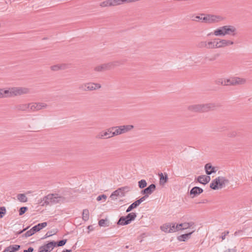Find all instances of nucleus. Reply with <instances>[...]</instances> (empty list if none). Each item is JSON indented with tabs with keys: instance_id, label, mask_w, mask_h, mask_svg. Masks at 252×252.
I'll return each instance as SVG.
<instances>
[{
	"instance_id": "obj_11",
	"label": "nucleus",
	"mask_w": 252,
	"mask_h": 252,
	"mask_svg": "<svg viewBox=\"0 0 252 252\" xmlns=\"http://www.w3.org/2000/svg\"><path fill=\"white\" fill-rule=\"evenodd\" d=\"M124 63L122 60H117L106 63H103V66L105 71L114 68L117 66H119L123 64Z\"/></svg>"
},
{
	"instance_id": "obj_35",
	"label": "nucleus",
	"mask_w": 252,
	"mask_h": 252,
	"mask_svg": "<svg viewBox=\"0 0 252 252\" xmlns=\"http://www.w3.org/2000/svg\"><path fill=\"white\" fill-rule=\"evenodd\" d=\"M139 205L137 204V203L136 202H134L132 203L126 209V212L128 213L130 212L132 209L136 208L137 206H138Z\"/></svg>"
},
{
	"instance_id": "obj_32",
	"label": "nucleus",
	"mask_w": 252,
	"mask_h": 252,
	"mask_svg": "<svg viewBox=\"0 0 252 252\" xmlns=\"http://www.w3.org/2000/svg\"><path fill=\"white\" fill-rule=\"evenodd\" d=\"M89 219V212L88 209H84L82 213V219L84 221H87Z\"/></svg>"
},
{
	"instance_id": "obj_8",
	"label": "nucleus",
	"mask_w": 252,
	"mask_h": 252,
	"mask_svg": "<svg viewBox=\"0 0 252 252\" xmlns=\"http://www.w3.org/2000/svg\"><path fill=\"white\" fill-rule=\"evenodd\" d=\"M113 131L112 127L106 130H103L99 132L96 136L97 139H107L114 137Z\"/></svg>"
},
{
	"instance_id": "obj_60",
	"label": "nucleus",
	"mask_w": 252,
	"mask_h": 252,
	"mask_svg": "<svg viewBox=\"0 0 252 252\" xmlns=\"http://www.w3.org/2000/svg\"><path fill=\"white\" fill-rule=\"evenodd\" d=\"M221 80H223V79H220L218 81V84H221Z\"/></svg>"
},
{
	"instance_id": "obj_47",
	"label": "nucleus",
	"mask_w": 252,
	"mask_h": 252,
	"mask_svg": "<svg viewBox=\"0 0 252 252\" xmlns=\"http://www.w3.org/2000/svg\"><path fill=\"white\" fill-rule=\"evenodd\" d=\"M147 195H144L143 197L140 198L139 199L136 201L137 204L139 205L142 202H143L147 198H148Z\"/></svg>"
},
{
	"instance_id": "obj_34",
	"label": "nucleus",
	"mask_w": 252,
	"mask_h": 252,
	"mask_svg": "<svg viewBox=\"0 0 252 252\" xmlns=\"http://www.w3.org/2000/svg\"><path fill=\"white\" fill-rule=\"evenodd\" d=\"M121 193L124 194V196L125 195V193L129 191L131 189L128 186H125L119 189Z\"/></svg>"
},
{
	"instance_id": "obj_33",
	"label": "nucleus",
	"mask_w": 252,
	"mask_h": 252,
	"mask_svg": "<svg viewBox=\"0 0 252 252\" xmlns=\"http://www.w3.org/2000/svg\"><path fill=\"white\" fill-rule=\"evenodd\" d=\"M207 49H215V41H207Z\"/></svg>"
},
{
	"instance_id": "obj_25",
	"label": "nucleus",
	"mask_w": 252,
	"mask_h": 252,
	"mask_svg": "<svg viewBox=\"0 0 252 252\" xmlns=\"http://www.w3.org/2000/svg\"><path fill=\"white\" fill-rule=\"evenodd\" d=\"M119 196L123 197L124 194L121 193V191L120 190V189H118L114 191L111 194L110 198L111 200H116L117 199V197Z\"/></svg>"
},
{
	"instance_id": "obj_54",
	"label": "nucleus",
	"mask_w": 252,
	"mask_h": 252,
	"mask_svg": "<svg viewBox=\"0 0 252 252\" xmlns=\"http://www.w3.org/2000/svg\"><path fill=\"white\" fill-rule=\"evenodd\" d=\"M229 233V231H225L223 233H222V235L221 236V238L222 240H224L225 239V237L227 235H228Z\"/></svg>"
},
{
	"instance_id": "obj_38",
	"label": "nucleus",
	"mask_w": 252,
	"mask_h": 252,
	"mask_svg": "<svg viewBox=\"0 0 252 252\" xmlns=\"http://www.w3.org/2000/svg\"><path fill=\"white\" fill-rule=\"evenodd\" d=\"M147 182L145 180L142 179L138 182V186L140 189H143L147 186Z\"/></svg>"
},
{
	"instance_id": "obj_19",
	"label": "nucleus",
	"mask_w": 252,
	"mask_h": 252,
	"mask_svg": "<svg viewBox=\"0 0 252 252\" xmlns=\"http://www.w3.org/2000/svg\"><path fill=\"white\" fill-rule=\"evenodd\" d=\"M112 6H117L124 3L133 2L132 0H110Z\"/></svg>"
},
{
	"instance_id": "obj_50",
	"label": "nucleus",
	"mask_w": 252,
	"mask_h": 252,
	"mask_svg": "<svg viewBox=\"0 0 252 252\" xmlns=\"http://www.w3.org/2000/svg\"><path fill=\"white\" fill-rule=\"evenodd\" d=\"M106 198H107V196L105 194H102V195L98 196L96 198V200H97V201H99L101 200H102V199H103L104 200H105L106 199Z\"/></svg>"
},
{
	"instance_id": "obj_58",
	"label": "nucleus",
	"mask_w": 252,
	"mask_h": 252,
	"mask_svg": "<svg viewBox=\"0 0 252 252\" xmlns=\"http://www.w3.org/2000/svg\"><path fill=\"white\" fill-rule=\"evenodd\" d=\"M28 228V227H27V228H26L24 229L23 230H22V231H21L19 232H18V234H21V233H22L23 232H24V231H25L26 230H27Z\"/></svg>"
},
{
	"instance_id": "obj_43",
	"label": "nucleus",
	"mask_w": 252,
	"mask_h": 252,
	"mask_svg": "<svg viewBox=\"0 0 252 252\" xmlns=\"http://www.w3.org/2000/svg\"><path fill=\"white\" fill-rule=\"evenodd\" d=\"M67 240L66 239H63L62 240H60L57 242H56V245L58 247H61L64 246L65 243H66Z\"/></svg>"
},
{
	"instance_id": "obj_3",
	"label": "nucleus",
	"mask_w": 252,
	"mask_h": 252,
	"mask_svg": "<svg viewBox=\"0 0 252 252\" xmlns=\"http://www.w3.org/2000/svg\"><path fill=\"white\" fill-rule=\"evenodd\" d=\"M229 183V180L222 176H219L212 181L210 188L214 190L222 189Z\"/></svg>"
},
{
	"instance_id": "obj_51",
	"label": "nucleus",
	"mask_w": 252,
	"mask_h": 252,
	"mask_svg": "<svg viewBox=\"0 0 252 252\" xmlns=\"http://www.w3.org/2000/svg\"><path fill=\"white\" fill-rule=\"evenodd\" d=\"M175 226V223H170V231H171V233L176 231Z\"/></svg>"
},
{
	"instance_id": "obj_37",
	"label": "nucleus",
	"mask_w": 252,
	"mask_h": 252,
	"mask_svg": "<svg viewBox=\"0 0 252 252\" xmlns=\"http://www.w3.org/2000/svg\"><path fill=\"white\" fill-rule=\"evenodd\" d=\"M197 47L199 48L207 49V41H201L198 43Z\"/></svg>"
},
{
	"instance_id": "obj_42",
	"label": "nucleus",
	"mask_w": 252,
	"mask_h": 252,
	"mask_svg": "<svg viewBox=\"0 0 252 252\" xmlns=\"http://www.w3.org/2000/svg\"><path fill=\"white\" fill-rule=\"evenodd\" d=\"M79 89L82 91H87V83H83L79 85Z\"/></svg>"
},
{
	"instance_id": "obj_13",
	"label": "nucleus",
	"mask_w": 252,
	"mask_h": 252,
	"mask_svg": "<svg viewBox=\"0 0 252 252\" xmlns=\"http://www.w3.org/2000/svg\"><path fill=\"white\" fill-rule=\"evenodd\" d=\"M56 245V242L51 241L39 248V252H50Z\"/></svg>"
},
{
	"instance_id": "obj_6",
	"label": "nucleus",
	"mask_w": 252,
	"mask_h": 252,
	"mask_svg": "<svg viewBox=\"0 0 252 252\" xmlns=\"http://www.w3.org/2000/svg\"><path fill=\"white\" fill-rule=\"evenodd\" d=\"M136 214L135 213H129L126 217H121L117 222V224L125 225L129 224L132 220H134L136 218Z\"/></svg>"
},
{
	"instance_id": "obj_61",
	"label": "nucleus",
	"mask_w": 252,
	"mask_h": 252,
	"mask_svg": "<svg viewBox=\"0 0 252 252\" xmlns=\"http://www.w3.org/2000/svg\"><path fill=\"white\" fill-rule=\"evenodd\" d=\"M125 248H126V249H128V246H126Z\"/></svg>"
},
{
	"instance_id": "obj_29",
	"label": "nucleus",
	"mask_w": 252,
	"mask_h": 252,
	"mask_svg": "<svg viewBox=\"0 0 252 252\" xmlns=\"http://www.w3.org/2000/svg\"><path fill=\"white\" fill-rule=\"evenodd\" d=\"M221 41L224 47L233 45L234 44V41L230 39H221Z\"/></svg>"
},
{
	"instance_id": "obj_49",
	"label": "nucleus",
	"mask_w": 252,
	"mask_h": 252,
	"mask_svg": "<svg viewBox=\"0 0 252 252\" xmlns=\"http://www.w3.org/2000/svg\"><path fill=\"white\" fill-rule=\"evenodd\" d=\"M191 20L194 21H199L200 20H203V18L199 16H192L191 17Z\"/></svg>"
},
{
	"instance_id": "obj_40",
	"label": "nucleus",
	"mask_w": 252,
	"mask_h": 252,
	"mask_svg": "<svg viewBox=\"0 0 252 252\" xmlns=\"http://www.w3.org/2000/svg\"><path fill=\"white\" fill-rule=\"evenodd\" d=\"M34 233L35 232L34 230H33V228L32 227L30 230L27 231L24 234H23V236L25 237H29L32 236Z\"/></svg>"
},
{
	"instance_id": "obj_30",
	"label": "nucleus",
	"mask_w": 252,
	"mask_h": 252,
	"mask_svg": "<svg viewBox=\"0 0 252 252\" xmlns=\"http://www.w3.org/2000/svg\"><path fill=\"white\" fill-rule=\"evenodd\" d=\"M182 226L183 230L191 228L192 226H193L194 225V223L192 221L189 222H184L182 223Z\"/></svg>"
},
{
	"instance_id": "obj_18",
	"label": "nucleus",
	"mask_w": 252,
	"mask_h": 252,
	"mask_svg": "<svg viewBox=\"0 0 252 252\" xmlns=\"http://www.w3.org/2000/svg\"><path fill=\"white\" fill-rule=\"evenodd\" d=\"M87 91H93L101 88V86L99 83H96L94 82H88L87 83Z\"/></svg>"
},
{
	"instance_id": "obj_20",
	"label": "nucleus",
	"mask_w": 252,
	"mask_h": 252,
	"mask_svg": "<svg viewBox=\"0 0 252 252\" xmlns=\"http://www.w3.org/2000/svg\"><path fill=\"white\" fill-rule=\"evenodd\" d=\"M211 180V178L210 176L207 175H201L199 176L197 178V181L200 183L204 185H205L209 183Z\"/></svg>"
},
{
	"instance_id": "obj_7",
	"label": "nucleus",
	"mask_w": 252,
	"mask_h": 252,
	"mask_svg": "<svg viewBox=\"0 0 252 252\" xmlns=\"http://www.w3.org/2000/svg\"><path fill=\"white\" fill-rule=\"evenodd\" d=\"M48 106V105L44 102H31L30 103V111H38L46 109Z\"/></svg>"
},
{
	"instance_id": "obj_15",
	"label": "nucleus",
	"mask_w": 252,
	"mask_h": 252,
	"mask_svg": "<svg viewBox=\"0 0 252 252\" xmlns=\"http://www.w3.org/2000/svg\"><path fill=\"white\" fill-rule=\"evenodd\" d=\"M156 186L155 184H151L147 188L143 189L141 191V193L144 195H147L148 197L149 195L151 194L156 189Z\"/></svg>"
},
{
	"instance_id": "obj_21",
	"label": "nucleus",
	"mask_w": 252,
	"mask_h": 252,
	"mask_svg": "<svg viewBox=\"0 0 252 252\" xmlns=\"http://www.w3.org/2000/svg\"><path fill=\"white\" fill-rule=\"evenodd\" d=\"M203 191L202 189L198 187H193L190 191V195H192V198L194 197L195 196L201 194Z\"/></svg>"
},
{
	"instance_id": "obj_23",
	"label": "nucleus",
	"mask_w": 252,
	"mask_h": 252,
	"mask_svg": "<svg viewBox=\"0 0 252 252\" xmlns=\"http://www.w3.org/2000/svg\"><path fill=\"white\" fill-rule=\"evenodd\" d=\"M67 68V66L65 64H58L52 65L50 67L52 71H56L59 70H63Z\"/></svg>"
},
{
	"instance_id": "obj_56",
	"label": "nucleus",
	"mask_w": 252,
	"mask_h": 252,
	"mask_svg": "<svg viewBox=\"0 0 252 252\" xmlns=\"http://www.w3.org/2000/svg\"><path fill=\"white\" fill-rule=\"evenodd\" d=\"M226 251H227V252H236V250L235 248H234L231 249H229L227 250H226Z\"/></svg>"
},
{
	"instance_id": "obj_41",
	"label": "nucleus",
	"mask_w": 252,
	"mask_h": 252,
	"mask_svg": "<svg viewBox=\"0 0 252 252\" xmlns=\"http://www.w3.org/2000/svg\"><path fill=\"white\" fill-rule=\"evenodd\" d=\"M6 210L5 207L2 206L0 207V219L2 218L6 214Z\"/></svg>"
},
{
	"instance_id": "obj_46",
	"label": "nucleus",
	"mask_w": 252,
	"mask_h": 252,
	"mask_svg": "<svg viewBox=\"0 0 252 252\" xmlns=\"http://www.w3.org/2000/svg\"><path fill=\"white\" fill-rule=\"evenodd\" d=\"M27 210H28V208L27 207H21L19 211V215H20V216L23 215Z\"/></svg>"
},
{
	"instance_id": "obj_16",
	"label": "nucleus",
	"mask_w": 252,
	"mask_h": 252,
	"mask_svg": "<svg viewBox=\"0 0 252 252\" xmlns=\"http://www.w3.org/2000/svg\"><path fill=\"white\" fill-rule=\"evenodd\" d=\"M11 88L7 90L0 89V98L13 97Z\"/></svg>"
},
{
	"instance_id": "obj_59",
	"label": "nucleus",
	"mask_w": 252,
	"mask_h": 252,
	"mask_svg": "<svg viewBox=\"0 0 252 252\" xmlns=\"http://www.w3.org/2000/svg\"><path fill=\"white\" fill-rule=\"evenodd\" d=\"M88 229L90 230H92V226L91 225H89L88 226Z\"/></svg>"
},
{
	"instance_id": "obj_55",
	"label": "nucleus",
	"mask_w": 252,
	"mask_h": 252,
	"mask_svg": "<svg viewBox=\"0 0 252 252\" xmlns=\"http://www.w3.org/2000/svg\"><path fill=\"white\" fill-rule=\"evenodd\" d=\"M33 251V249L32 247H30L28 250H25L24 252H32Z\"/></svg>"
},
{
	"instance_id": "obj_4",
	"label": "nucleus",
	"mask_w": 252,
	"mask_h": 252,
	"mask_svg": "<svg viewBox=\"0 0 252 252\" xmlns=\"http://www.w3.org/2000/svg\"><path fill=\"white\" fill-rule=\"evenodd\" d=\"M247 82L245 78L232 77L221 80V85L224 86H236L245 84Z\"/></svg>"
},
{
	"instance_id": "obj_17",
	"label": "nucleus",
	"mask_w": 252,
	"mask_h": 252,
	"mask_svg": "<svg viewBox=\"0 0 252 252\" xmlns=\"http://www.w3.org/2000/svg\"><path fill=\"white\" fill-rule=\"evenodd\" d=\"M14 109L17 111H30V103L17 104L15 106Z\"/></svg>"
},
{
	"instance_id": "obj_12",
	"label": "nucleus",
	"mask_w": 252,
	"mask_h": 252,
	"mask_svg": "<svg viewBox=\"0 0 252 252\" xmlns=\"http://www.w3.org/2000/svg\"><path fill=\"white\" fill-rule=\"evenodd\" d=\"M13 97L17 95L28 94L29 90L28 88L23 87L11 88Z\"/></svg>"
},
{
	"instance_id": "obj_39",
	"label": "nucleus",
	"mask_w": 252,
	"mask_h": 252,
	"mask_svg": "<svg viewBox=\"0 0 252 252\" xmlns=\"http://www.w3.org/2000/svg\"><path fill=\"white\" fill-rule=\"evenodd\" d=\"M94 70L97 72H102L105 71L103 64L96 66L94 68Z\"/></svg>"
},
{
	"instance_id": "obj_48",
	"label": "nucleus",
	"mask_w": 252,
	"mask_h": 252,
	"mask_svg": "<svg viewBox=\"0 0 252 252\" xmlns=\"http://www.w3.org/2000/svg\"><path fill=\"white\" fill-rule=\"evenodd\" d=\"M106 220L101 219L99 220L98 221V224L100 226H108V225L106 224Z\"/></svg>"
},
{
	"instance_id": "obj_53",
	"label": "nucleus",
	"mask_w": 252,
	"mask_h": 252,
	"mask_svg": "<svg viewBox=\"0 0 252 252\" xmlns=\"http://www.w3.org/2000/svg\"><path fill=\"white\" fill-rule=\"evenodd\" d=\"M175 229H176V231L183 230L181 223L177 224L175 226Z\"/></svg>"
},
{
	"instance_id": "obj_10",
	"label": "nucleus",
	"mask_w": 252,
	"mask_h": 252,
	"mask_svg": "<svg viewBox=\"0 0 252 252\" xmlns=\"http://www.w3.org/2000/svg\"><path fill=\"white\" fill-rule=\"evenodd\" d=\"M219 106V105L216 103H201V113L214 110Z\"/></svg>"
},
{
	"instance_id": "obj_36",
	"label": "nucleus",
	"mask_w": 252,
	"mask_h": 252,
	"mask_svg": "<svg viewBox=\"0 0 252 252\" xmlns=\"http://www.w3.org/2000/svg\"><path fill=\"white\" fill-rule=\"evenodd\" d=\"M99 5L101 7L112 6L110 0H107L104 1L102 2H101L99 4Z\"/></svg>"
},
{
	"instance_id": "obj_22",
	"label": "nucleus",
	"mask_w": 252,
	"mask_h": 252,
	"mask_svg": "<svg viewBox=\"0 0 252 252\" xmlns=\"http://www.w3.org/2000/svg\"><path fill=\"white\" fill-rule=\"evenodd\" d=\"M205 169L207 175H211L217 171L215 168L213 167L210 163H207L205 165Z\"/></svg>"
},
{
	"instance_id": "obj_1",
	"label": "nucleus",
	"mask_w": 252,
	"mask_h": 252,
	"mask_svg": "<svg viewBox=\"0 0 252 252\" xmlns=\"http://www.w3.org/2000/svg\"><path fill=\"white\" fill-rule=\"evenodd\" d=\"M65 198L58 193H50L40 199L41 206H52L65 201Z\"/></svg>"
},
{
	"instance_id": "obj_5",
	"label": "nucleus",
	"mask_w": 252,
	"mask_h": 252,
	"mask_svg": "<svg viewBox=\"0 0 252 252\" xmlns=\"http://www.w3.org/2000/svg\"><path fill=\"white\" fill-rule=\"evenodd\" d=\"M133 127L134 126L133 125H123L113 126L112 127V129L113 131V135L115 136L130 131L133 128Z\"/></svg>"
},
{
	"instance_id": "obj_28",
	"label": "nucleus",
	"mask_w": 252,
	"mask_h": 252,
	"mask_svg": "<svg viewBox=\"0 0 252 252\" xmlns=\"http://www.w3.org/2000/svg\"><path fill=\"white\" fill-rule=\"evenodd\" d=\"M170 223H166L160 226L161 230L165 233H171L170 231Z\"/></svg>"
},
{
	"instance_id": "obj_2",
	"label": "nucleus",
	"mask_w": 252,
	"mask_h": 252,
	"mask_svg": "<svg viewBox=\"0 0 252 252\" xmlns=\"http://www.w3.org/2000/svg\"><path fill=\"white\" fill-rule=\"evenodd\" d=\"M238 34L237 28L234 26L230 25L220 27L214 31V34L217 36L229 35L236 37Z\"/></svg>"
},
{
	"instance_id": "obj_26",
	"label": "nucleus",
	"mask_w": 252,
	"mask_h": 252,
	"mask_svg": "<svg viewBox=\"0 0 252 252\" xmlns=\"http://www.w3.org/2000/svg\"><path fill=\"white\" fill-rule=\"evenodd\" d=\"M47 225V223L46 222H44L42 223H38L37 225L32 227L33 230H34V232H36L42 229V228L45 227Z\"/></svg>"
},
{
	"instance_id": "obj_14",
	"label": "nucleus",
	"mask_w": 252,
	"mask_h": 252,
	"mask_svg": "<svg viewBox=\"0 0 252 252\" xmlns=\"http://www.w3.org/2000/svg\"><path fill=\"white\" fill-rule=\"evenodd\" d=\"M187 109L191 112L201 113V103L189 105Z\"/></svg>"
},
{
	"instance_id": "obj_52",
	"label": "nucleus",
	"mask_w": 252,
	"mask_h": 252,
	"mask_svg": "<svg viewBox=\"0 0 252 252\" xmlns=\"http://www.w3.org/2000/svg\"><path fill=\"white\" fill-rule=\"evenodd\" d=\"M55 233H52V231H48L46 234L45 235V236H44V237H43L42 239H45L46 238H48L49 237H50L51 236H52L53 234H54Z\"/></svg>"
},
{
	"instance_id": "obj_31",
	"label": "nucleus",
	"mask_w": 252,
	"mask_h": 252,
	"mask_svg": "<svg viewBox=\"0 0 252 252\" xmlns=\"http://www.w3.org/2000/svg\"><path fill=\"white\" fill-rule=\"evenodd\" d=\"M17 199L21 202H26L28 201L27 196L23 193L18 194L17 195Z\"/></svg>"
},
{
	"instance_id": "obj_44",
	"label": "nucleus",
	"mask_w": 252,
	"mask_h": 252,
	"mask_svg": "<svg viewBox=\"0 0 252 252\" xmlns=\"http://www.w3.org/2000/svg\"><path fill=\"white\" fill-rule=\"evenodd\" d=\"M223 47L221 39H220L219 41L215 42V48H221Z\"/></svg>"
},
{
	"instance_id": "obj_57",
	"label": "nucleus",
	"mask_w": 252,
	"mask_h": 252,
	"mask_svg": "<svg viewBox=\"0 0 252 252\" xmlns=\"http://www.w3.org/2000/svg\"><path fill=\"white\" fill-rule=\"evenodd\" d=\"M72 252L71 250H63L62 252Z\"/></svg>"
},
{
	"instance_id": "obj_24",
	"label": "nucleus",
	"mask_w": 252,
	"mask_h": 252,
	"mask_svg": "<svg viewBox=\"0 0 252 252\" xmlns=\"http://www.w3.org/2000/svg\"><path fill=\"white\" fill-rule=\"evenodd\" d=\"M195 231V230L187 234H182L178 237L177 239L179 241H186L190 238V235Z\"/></svg>"
},
{
	"instance_id": "obj_27",
	"label": "nucleus",
	"mask_w": 252,
	"mask_h": 252,
	"mask_svg": "<svg viewBox=\"0 0 252 252\" xmlns=\"http://www.w3.org/2000/svg\"><path fill=\"white\" fill-rule=\"evenodd\" d=\"M159 183L160 185H164L165 183L167 182L168 179L167 174L166 173H164V175L162 173H160L159 174Z\"/></svg>"
},
{
	"instance_id": "obj_45",
	"label": "nucleus",
	"mask_w": 252,
	"mask_h": 252,
	"mask_svg": "<svg viewBox=\"0 0 252 252\" xmlns=\"http://www.w3.org/2000/svg\"><path fill=\"white\" fill-rule=\"evenodd\" d=\"M245 228H243L242 229H240L237 230L235 232L234 235L235 236H238L242 235V234L245 232Z\"/></svg>"
},
{
	"instance_id": "obj_9",
	"label": "nucleus",
	"mask_w": 252,
	"mask_h": 252,
	"mask_svg": "<svg viewBox=\"0 0 252 252\" xmlns=\"http://www.w3.org/2000/svg\"><path fill=\"white\" fill-rule=\"evenodd\" d=\"M224 18L222 16L215 15H207L203 17V21L208 23H217L222 21Z\"/></svg>"
}]
</instances>
